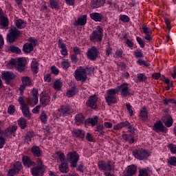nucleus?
Wrapping results in <instances>:
<instances>
[{
    "instance_id": "obj_1",
    "label": "nucleus",
    "mask_w": 176,
    "mask_h": 176,
    "mask_svg": "<svg viewBox=\"0 0 176 176\" xmlns=\"http://www.w3.org/2000/svg\"><path fill=\"white\" fill-rule=\"evenodd\" d=\"M21 35V32L17 28L11 27L9 30V34H7V42L12 43V42H14Z\"/></svg>"
},
{
    "instance_id": "obj_2",
    "label": "nucleus",
    "mask_w": 176,
    "mask_h": 176,
    "mask_svg": "<svg viewBox=\"0 0 176 176\" xmlns=\"http://www.w3.org/2000/svg\"><path fill=\"white\" fill-rule=\"evenodd\" d=\"M119 93V90L111 89L107 90V96L105 98L106 102L108 105H112V104H116V94Z\"/></svg>"
},
{
    "instance_id": "obj_3",
    "label": "nucleus",
    "mask_w": 176,
    "mask_h": 176,
    "mask_svg": "<svg viewBox=\"0 0 176 176\" xmlns=\"http://www.w3.org/2000/svg\"><path fill=\"white\" fill-rule=\"evenodd\" d=\"M18 102L21 105V109L22 111V113L25 118H31V113H30V107H28V104L24 102V97L19 96L18 98Z\"/></svg>"
},
{
    "instance_id": "obj_4",
    "label": "nucleus",
    "mask_w": 176,
    "mask_h": 176,
    "mask_svg": "<svg viewBox=\"0 0 176 176\" xmlns=\"http://www.w3.org/2000/svg\"><path fill=\"white\" fill-rule=\"evenodd\" d=\"M133 155L138 160H145L149 156V152L143 148H136L133 151Z\"/></svg>"
},
{
    "instance_id": "obj_5",
    "label": "nucleus",
    "mask_w": 176,
    "mask_h": 176,
    "mask_svg": "<svg viewBox=\"0 0 176 176\" xmlns=\"http://www.w3.org/2000/svg\"><path fill=\"white\" fill-rule=\"evenodd\" d=\"M74 78L78 81L86 82L87 79V73L86 72L85 69H83L82 66L77 69L75 71Z\"/></svg>"
},
{
    "instance_id": "obj_6",
    "label": "nucleus",
    "mask_w": 176,
    "mask_h": 176,
    "mask_svg": "<svg viewBox=\"0 0 176 176\" xmlns=\"http://www.w3.org/2000/svg\"><path fill=\"white\" fill-rule=\"evenodd\" d=\"M98 166L101 171H112L113 170H115V165L109 161L107 162L102 160L100 161L98 163Z\"/></svg>"
},
{
    "instance_id": "obj_7",
    "label": "nucleus",
    "mask_w": 176,
    "mask_h": 176,
    "mask_svg": "<svg viewBox=\"0 0 176 176\" xmlns=\"http://www.w3.org/2000/svg\"><path fill=\"white\" fill-rule=\"evenodd\" d=\"M100 51L96 46H93L87 50V56L91 61H96L98 58Z\"/></svg>"
},
{
    "instance_id": "obj_8",
    "label": "nucleus",
    "mask_w": 176,
    "mask_h": 176,
    "mask_svg": "<svg viewBox=\"0 0 176 176\" xmlns=\"http://www.w3.org/2000/svg\"><path fill=\"white\" fill-rule=\"evenodd\" d=\"M67 159L69 162L71 167L75 168L76 167L77 163L79 160V154L75 151L69 152L67 155Z\"/></svg>"
},
{
    "instance_id": "obj_9",
    "label": "nucleus",
    "mask_w": 176,
    "mask_h": 176,
    "mask_svg": "<svg viewBox=\"0 0 176 176\" xmlns=\"http://www.w3.org/2000/svg\"><path fill=\"white\" fill-rule=\"evenodd\" d=\"M102 31V28H99L98 31H94L89 37L91 42H101L104 36Z\"/></svg>"
},
{
    "instance_id": "obj_10",
    "label": "nucleus",
    "mask_w": 176,
    "mask_h": 176,
    "mask_svg": "<svg viewBox=\"0 0 176 176\" xmlns=\"http://www.w3.org/2000/svg\"><path fill=\"white\" fill-rule=\"evenodd\" d=\"M128 129L130 130L131 134L129 135L124 134L122 135V138L125 141H127L128 142H129V144H133L134 135H135V131H137V129L135 128H133L131 125H129Z\"/></svg>"
},
{
    "instance_id": "obj_11",
    "label": "nucleus",
    "mask_w": 176,
    "mask_h": 176,
    "mask_svg": "<svg viewBox=\"0 0 176 176\" xmlns=\"http://www.w3.org/2000/svg\"><path fill=\"white\" fill-rule=\"evenodd\" d=\"M21 80H22V85L19 87V91H20L21 96H23V94L24 93V91L25 90V87L27 86H31V85L32 84V81L31 80V78H30L28 76L22 77Z\"/></svg>"
},
{
    "instance_id": "obj_12",
    "label": "nucleus",
    "mask_w": 176,
    "mask_h": 176,
    "mask_svg": "<svg viewBox=\"0 0 176 176\" xmlns=\"http://www.w3.org/2000/svg\"><path fill=\"white\" fill-rule=\"evenodd\" d=\"M38 91L36 89H33L32 91V98H28L27 102L29 104V105H31L32 107H34L38 104Z\"/></svg>"
},
{
    "instance_id": "obj_13",
    "label": "nucleus",
    "mask_w": 176,
    "mask_h": 176,
    "mask_svg": "<svg viewBox=\"0 0 176 176\" xmlns=\"http://www.w3.org/2000/svg\"><path fill=\"white\" fill-rule=\"evenodd\" d=\"M1 78L6 80V83H7V85H10L13 79L16 78V75L12 72H6L2 73Z\"/></svg>"
},
{
    "instance_id": "obj_14",
    "label": "nucleus",
    "mask_w": 176,
    "mask_h": 176,
    "mask_svg": "<svg viewBox=\"0 0 176 176\" xmlns=\"http://www.w3.org/2000/svg\"><path fill=\"white\" fill-rule=\"evenodd\" d=\"M114 90H118V93L121 91V96H122V97H127V96L130 95L129 85L127 84L121 85L120 87L114 89Z\"/></svg>"
},
{
    "instance_id": "obj_15",
    "label": "nucleus",
    "mask_w": 176,
    "mask_h": 176,
    "mask_svg": "<svg viewBox=\"0 0 176 176\" xmlns=\"http://www.w3.org/2000/svg\"><path fill=\"white\" fill-rule=\"evenodd\" d=\"M25 64H27V60L24 58H19L17 63V71L18 72H24L25 71Z\"/></svg>"
},
{
    "instance_id": "obj_16",
    "label": "nucleus",
    "mask_w": 176,
    "mask_h": 176,
    "mask_svg": "<svg viewBox=\"0 0 176 176\" xmlns=\"http://www.w3.org/2000/svg\"><path fill=\"white\" fill-rule=\"evenodd\" d=\"M153 130L157 133H159V131H161L162 133H166L167 131V128L163 125V122H162V121H158L157 122L155 123L153 127Z\"/></svg>"
},
{
    "instance_id": "obj_17",
    "label": "nucleus",
    "mask_w": 176,
    "mask_h": 176,
    "mask_svg": "<svg viewBox=\"0 0 176 176\" xmlns=\"http://www.w3.org/2000/svg\"><path fill=\"white\" fill-rule=\"evenodd\" d=\"M86 104L89 108H92V109H96L97 108V96H96L95 95L90 96L87 101Z\"/></svg>"
},
{
    "instance_id": "obj_18",
    "label": "nucleus",
    "mask_w": 176,
    "mask_h": 176,
    "mask_svg": "<svg viewBox=\"0 0 176 176\" xmlns=\"http://www.w3.org/2000/svg\"><path fill=\"white\" fill-rule=\"evenodd\" d=\"M40 102L43 108H45V107H47V105H49V103L50 102V96H47V94L43 95V94H41L40 95Z\"/></svg>"
},
{
    "instance_id": "obj_19",
    "label": "nucleus",
    "mask_w": 176,
    "mask_h": 176,
    "mask_svg": "<svg viewBox=\"0 0 176 176\" xmlns=\"http://www.w3.org/2000/svg\"><path fill=\"white\" fill-rule=\"evenodd\" d=\"M32 174L34 176H43L45 169L42 166H35L32 168Z\"/></svg>"
},
{
    "instance_id": "obj_20",
    "label": "nucleus",
    "mask_w": 176,
    "mask_h": 176,
    "mask_svg": "<svg viewBox=\"0 0 176 176\" xmlns=\"http://www.w3.org/2000/svg\"><path fill=\"white\" fill-rule=\"evenodd\" d=\"M137 173V166L135 165H130L126 169V172L124 176H133Z\"/></svg>"
},
{
    "instance_id": "obj_21",
    "label": "nucleus",
    "mask_w": 176,
    "mask_h": 176,
    "mask_svg": "<svg viewBox=\"0 0 176 176\" xmlns=\"http://www.w3.org/2000/svg\"><path fill=\"white\" fill-rule=\"evenodd\" d=\"M0 26L1 29L8 30L9 28V19H8V17L3 15L0 16Z\"/></svg>"
},
{
    "instance_id": "obj_22",
    "label": "nucleus",
    "mask_w": 176,
    "mask_h": 176,
    "mask_svg": "<svg viewBox=\"0 0 176 176\" xmlns=\"http://www.w3.org/2000/svg\"><path fill=\"white\" fill-rule=\"evenodd\" d=\"M162 122L164 123L166 127H171L174 120H173V117H171V116L166 115L163 118Z\"/></svg>"
},
{
    "instance_id": "obj_23",
    "label": "nucleus",
    "mask_w": 176,
    "mask_h": 176,
    "mask_svg": "<svg viewBox=\"0 0 176 176\" xmlns=\"http://www.w3.org/2000/svg\"><path fill=\"white\" fill-rule=\"evenodd\" d=\"M104 3H105V0H92L91 1V7L92 9H97L104 6Z\"/></svg>"
},
{
    "instance_id": "obj_24",
    "label": "nucleus",
    "mask_w": 176,
    "mask_h": 176,
    "mask_svg": "<svg viewBox=\"0 0 176 176\" xmlns=\"http://www.w3.org/2000/svg\"><path fill=\"white\" fill-rule=\"evenodd\" d=\"M60 116H67L69 113H71V109L68 106H62L59 109Z\"/></svg>"
},
{
    "instance_id": "obj_25",
    "label": "nucleus",
    "mask_w": 176,
    "mask_h": 176,
    "mask_svg": "<svg viewBox=\"0 0 176 176\" xmlns=\"http://www.w3.org/2000/svg\"><path fill=\"white\" fill-rule=\"evenodd\" d=\"M73 137H76V138H80L83 140L85 138V131L80 129H74L72 131Z\"/></svg>"
},
{
    "instance_id": "obj_26",
    "label": "nucleus",
    "mask_w": 176,
    "mask_h": 176,
    "mask_svg": "<svg viewBox=\"0 0 176 176\" xmlns=\"http://www.w3.org/2000/svg\"><path fill=\"white\" fill-rule=\"evenodd\" d=\"M87 23V15L84 14L82 17H80L77 21L74 23V25H86Z\"/></svg>"
},
{
    "instance_id": "obj_27",
    "label": "nucleus",
    "mask_w": 176,
    "mask_h": 176,
    "mask_svg": "<svg viewBox=\"0 0 176 176\" xmlns=\"http://www.w3.org/2000/svg\"><path fill=\"white\" fill-rule=\"evenodd\" d=\"M85 123V116L82 113H78L75 116V124L77 126H80Z\"/></svg>"
},
{
    "instance_id": "obj_28",
    "label": "nucleus",
    "mask_w": 176,
    "mask_h": 176,
    "mask_svg": "<svg viewBox=\"0 0 176 176\" xmlns=\"http://www.w3.org/2000/svg\"><path fill=\"white\" fill-rule=\"evenodd\" d=\"M90 17L94 21H99V22L102 21V19H103L102 14L98 12H93L90 14Z\"/></svg>"
},
{
    "instance_id": "obj_29",
    "label": "nucleus",
    "mask_w": 176,
    "mask_h": 176,
    "mask_svg": "<svg viewBox=\"0 0 176 176\" xmlns=\"http://www.w3.org/2000/svg\"><path fill=\"white\" fill-rule=\"evenodd\" d=\"M16 130H17V126H9L7 130L5 131L3 137H9V135H12V134H14L16 133Z\"/></svg>"
},
{
    "instance_id": "obj_30",
    "label": "nucleus",
    "mask_w": 176,
    "mask_h": 176,
    "mask_svg": "<svg viewBox=\"0 0 176 176\" xmlns=\"http://www.w3.org/2000/svg\"><path fill=\"white\" fill-rule=\"evenodd\" d=\"M60 173L64 174L69 171V167L68 166V162L60 163L58 167Z\"/></svg>"
},
{
    "instance_id": "obj_31",
    "label": "nucleus",
    "mask_w": 176,
    "mask_h": 176,
    "mask_svg": "<svg viewBox=\"0 0 176 176\" xmlns=\"http://www.w3.org/2000/svg\"><path fill=\"white\" fill-rule=\"evenodd\" d=\"M23 163L25 167H28V168L31 167V166H34L35 164V162H32V161H31V159L28 156H24L23 157Z\"/></svg>"
},
{
    "instance_id": "obj_32",
    "label": "nucleus",
    "mask_w": 176,
    "mask_h": 176,
    "mask_svg": "<svg viewBox=\"0 0 176 176\" xmlns=\"http://www.w3.org/2000/svg\"><path fill=\"white\" fill-rule=\"evenodd\" d=\"M15 25L16 28H19V30H23V28H25V27H27V23L23 19H17L15 21Z\"/></svg>"
},
{
    "instance_id": "obj_33",
    "label": "nucleus",
    "mask_w": 176,
    "mask_h": 176,
    "mask_svg": "<svg viewBox=\"0 0 176 176\" xmlns=\"http://www.w3.org/2000/svg\"><path fill=\"white\" fill-rule=\"evenodd\" d=\"M34 50V46H32V44H29L28 43H26L23 45V52L25 53H31Z\"/></svg>"
},
{
    "instance_id": "obj_34",
    "label": "nucleus",
    "mask_w": 176,
    "mask_h": 176,
    "mask_svg": "<svg viewBox=\"0 0 176 176\" xmlns=\"http://www.w3.org/2000/svg\"><path fill=\"white\" fill-rule=\"evenodd\" d=\"M140 116L142 120H148V109H146V107H144L140 111Z\"/></svg>"
},
{
    "instance_id": "obj_35",
    "label": "nucleus",
    "mask_w": 176,
    "mask_h": 176,
    "mask_svg": "<svg viewBox=\"0 0 176 176\" xmlns=\"http://www.w3.org/2000/svg\"><path fill=\"white\" fill-rule=\"evenodd\" d=\"M129 124L130 123L127 121L122 122L115 125L113 128L115 130H120V129H123V127H126V126H130Z\"/></svg>"
},
{
    "instance_id": "obj_36",
    "label": "nucleus",
    "mask_w": 176,
    "mask_h": 176,
    "mask_svg": "<svg viewBox=\"0 0 176 176\" xmlns=\"http://www.w3.org/2000/svg\"><path fill=\"white\" fill-rule=\"evenodd\" d=\"M98 116H96L94 118H88L87 120V123L91 124V126H96L98 123Z\"/></svg>"
},
{
    "instance_id": "obj_37",
    "label": "nucleus",
    "mask_w": 176,
    "mask_h": 176,
    "mask_svg": "<svg viewBox=\"0 0 176 176\" xmlns=\"http://www.w3.org/2000/svg\"><path fill=\"white\" fill-rule=\"evenodd\" d=\"M31 67L32 72L34 74H38V63L36 62V59H32Z\"/></svg>"
},
{
    "instance_id": "obj_38",
    "label": "nucleus",
    "mask_w": 176,
    "mask_h": 176,
    "mask_svg": "<svg viewBox=\"0 0 176 176\" xmlns=\"http://www.w3.org/2000/svg\"><path fill=\"white\" fill-rule=\"evenodd\" d=\"M50 6L52 9L58 10L60 9V4L56 0H50Z\"/></svg>"
},
{
    "instance_id": "obj_39",
    "label": "nucleus",
    "mask_w": 176,
    "mask_h": 176,
    "mask_svg": "<svg viewBox=\"0 0 176 176\" xmlns=\"http://www.w3.org/2000/svg\"><path fill=\"white\" fill-rule=\"evenodd\" d=\"M59 47L61 49V54L63 56H67L68 55V51H67V46L64 43H60L59 44Z\"/></svg>"
},
{
    "instance_id": "obj_40",
    "label": "nucleus",
    "mask_w": 176,
    "mask_h": 176,
    "mask_svg": "<svg viewBox=\"0 0 176 176\" xmlns=\"http://www.w3.org/2000/svg\"><path fill=\"white\" fill-rule=\"evenodd\" d=\"M95 131L99 133V135H104L105 131H104V125L98 124L96 127Z\"/></svg>"
},
{
    "instance_id": "obj_41",
    "label": "nucleus",
    "mask_w": 176,
    "mask_h": 176,
    "mask_svg": "<svg viewBox=\"0 0 176 176\" xmlns=\"http://www.w3.org/2000/svg\"><path fill=\"white\" fill-rule=\"evenodd\" d=\"M32 152L34 156H37V157H39L41 156V148L39 147L34 146L32 148Z\"/></svg>"
},
{
    "instance_id": "obj_42",
    "label": "nucleus",
    "mask_w": 176,
    "mask_h": 176,
    "mask_svg": "<svg viewBox=\"0 0 176 176\" xmlns=\"http://www.w3.org/2000/svg\"><path fill=\"white\" fill-rule=\"evenodd\" d=\"M76 93H78V89H76V87H74L71 88V89L67 92V96L69 98L74 97V96H75V94H76Z\"/></svg>"
},
{
    "instance_id": "obj_43",
    "label": "nucleus",
    "mask_w": 176,
    "mask_h": 176,
    "mask_svg": "<svg viewBox=\"0 0 176 176\" xmlns=\"http://www.w3.org/2000/svg\"><path fill=\"white\" fill-rule=\"evenodd\" d=\"M18 123L19 127H21V129H22L23 130H24V129L27 127V120H25V118H20L19 120H18Z\"/></svg>"
},
{
    "instance_id": "obj_44",
    "label": "nucleus",
    "mask_w": 176,
    "mask_h": 176,
    "mask_svg": "<svg viewBox=\"0 0 176 176\" xmlns=\"http://www.w3.org/2000/svg\"><path fill=\"white\" fill-rule=\"evenodd\" d=\"M9 50L12 52V53H16V54H20V53H21V50H20L19 47L14 45H11Z\"/></svg>"
},
{
    "instance_id": "obj_45",
    "label": "nucleus",
    "mask_w": 176,
    "mask_h": 176,
    "mask_svg": "<svg viewBox=\"0 0 176 176\" xmlns=\"http://www.w3.org/2000/svg\"><path fill=\"white\" fill-rule=\"evenodd\" d=\"M61 163H68V162H67V160H65V155H64L63 153H56Z\"/></svg>"
},
{
    "instance_id": "obj_46",
    "label": "nucleus",
    "mask_w": 176,
    "mask_h": 176,
    "mask_svg": "<svg viewBox=\"0 0 176 176\" xmlns=\"http://www.w3.org/2000/svg\"><path fill=\"white\" fill-rule=\"evenodd\" d=\"M142 30L144 34H145L146 35L152 34V30H151V29H149V28H147L145 25H142Z\"/></svg>"
},
{
    "instance_id": "obj_47",
    "label": "nucleus",
    "mask_w": 176,
    "mask_h": 176,
    "mask_svg": "<svg viewBox=\"0 0 176 176\" xmlns=\"http://www.w3.org/2000/svg\"><path fill=\"white\" fill-rule=\"evenodd\" d=\"M54 89L60 91L61 89V81L56 80L54 82Z\"/></svg>"
},
{
    "instance_id": "obj_48",
    "label": "nucleus",
    "mask_w": 176,
    "mask_h": 176,
    "mask_svg": "<svg viewBox=\"0 0 176 176\" xmlns=\"http://www.w3.org/2000/svg\"><path fill=\"white\" fill-rule=\"evenodd\" d=\"M21 167H22V164H21V162H16L14 164V168L16 170V171H17V173H19V171L21 170Z\"/></svg>"
},
{
    "instance_id": "obj_49",
    "label": "nucleus",
    "mask_w": 176,
    "mask_h": 176,
    "mask_svg": "<svg viewBox=\"0 0 176 176\" xmlns=\"http://www.w3.org/2000/svg\"><path fill=\"white\" fill-rule=\"evenodd\" d=\"M168 163L170 164V166H176V157H170L168 161Z\"/></svg>"
},
{
    "instance_id": "obj_50",
    "label": "nucleus",
    "mask_w": 176,
    "mask_h": 176,
    "mask_svg": "<svg viewBox=\"0 0 176 176\" xmlns=\"http://www.w3.org/2000/svg\"><path fill=\"white\" fill-rule=\"evenodd\" d=\"M41 120L43 123H46V122H47V115H46V113H45V111L41 113Z\"/></svg>"
},
{
    "instance_id": "obj_51",
    "label": "nucleus",
    "mask_w": 176,
    "mask_h": 176,
    "mask_svg": "<svg viewBox=\"0 0 176 176\" xmlns=\"http://www.w3.org/2000/svg\"><path fill=\"white\" fill-rule=\"evenodd\" d=\"M137 42L139 43L140 47L144 48L145 47V42H144V40L141 38L140 37L136 38Z\"/></svg>"
},
{
    "instance_id": "obj_52",
    "label": "nucleus",
    "mask_w": 176,
    "mask_h": 176,
    "mask_svg": "<svg viewBox=\"0 0 176 176\" xmlns=\"http://www.w3.org/2000/svg\"><path fill=\"white\" fill-rule=\"evenodd\" d=\"M16 111V109L14 107V105L11 104L8 107V112L10 115H12V113H14V111Z\"/></svg>"
},
{
    "instance_id": "obj_53",
    "label": "nucleus",
    "mask_w": 176,
    "mask_h": 176,
    "mask_svg": "<svg viewBox=\"0 0 176 176\" xmlns=\"http://www.w3.org/2000/svg\"><path fill=\"white\" fill-rule=\"evenodd\" d=\"M120 20L123 21V23H129L130 21V18L127 15H122L120 16Z\"/></svg>"
},
{
    "instance_id": "obj_54",
    "label": "nucleus",
    "mask_w": 176,
    "mask_h": 176,
    "mask_svg": "<svg viewBox=\"0 0 176 176\" xmlns=\"http://www.w3.org/2000/svg\"><path fill=\"white\" fill-rule=\"evenodd\" d=\"M138 79L139 82H144V80H146V76H145V74H140L138 76Z\"/></svg>"
},
{
    "instance_id": "obj_55",
    "label": "nucleus",
    "mask_w": 176,
    "mask_h": 176,
    "mask_svg": "<svg viewBox=\"0 0 176 176\" xmlns=\"http://www.w3.org/2000/svg\"><path fill=\"white\" fill-rule=\"evenodd\" d=\"M51 71L52 74H54V75H58L60 72V71L58 69L57 67H56V66L51 67Z\"/></svg>"
},
{
    "instance_id": "obj_56",
    "label": "nucleus",
    "mask_w": 176,
    "mask_h": 176,
    "mask_svg": "<svg viewBox=\"0 0 176 176\" xmlns=\"http://www.w3.org/2000/svg\"><path fill=\"white\" fill-rule=\"evenodd\" d=\"M138 64H139V65H144V67H149V65L148 63H146V61L145 60H142L141 59H139L138 61H137Z\"/></svg>"
},
{
    "instance_id": "obj_57",
    "label": "nucleus",
    "mask_w": 176,
    "mask_h": 176,
    "mask_svg": "<svg viewBox=\"0 0 176 176\" xmlns=\"http://www.w3.org/2000/svg\"><path fill=\"white\" fill-rule=\"evenodd\" d=\"M134 54H135V57H137V58L144 57V54H142V52H141V51L138 50L135 51Z\"/></svg>"
},
{
    "instance_id": "obj_58",
    "label": "nucleus",
    "mask_w": 176,
    "mask_h": 176,
    "mask_svg": "<svg viewBox=\"0 0 176 176\" xmlns=\"http://www.w3.org/2000/svg\"><path fill=\"white\" fill-rule=\"evenodd\" d=\"M164 21H165V24H166V27H167L168 30L169 31H170V30H171V26H170L171 23L170 22V19H168V18H164Z\"/></svg>"
},
{
    "instance_id": "obj_59",
    "label": "nucleus",
    "mask_w": 176,
    "mask_h": 176,
    "mask_svg": "<svg viewBox=\"0 0 176 176\" xmlns=\"http://www.w3.org/2000/svg\"><path fill=\"white\" fill-rule=\"evenodd\" d=\"M29 41L30 42L29 44H32V46H36V43H38V41L36 38L30 37L29 38Z\"/></svg>"
},
{
    "instance_id": "obj_60",
    "label": "nucleus",
    "mask_w": 176,
    "mask_h": 176,
    "mask_svg": "<svg viewBox=\"0 0 176 176\" xmlns=\"http://www.w3.org/2000/svg\"><path fill=\"white\" fill-rule=\"evenodd\" d=\"M86 140L89 141V142H93L94 139H93V136L91 135V133H87Z\"/></svg>"
},
{
    "instance_id": "obj_61",
    "label": "nucleus",
    "mask_w": 176,
    "mask_h": 176,
    "mask_svg": "<svg viewBox=\"0 0 176 176\" xmlns=\"http://www.w3.org/2000/svg\"><path fill=\"white\" fill-rule=\"evenodd\" d=\"M169 148L170 149V152L172 153H176V145L173 144H169Z\"/></svg>"
},
{
    "instance_id": "obj_62",
    "label": "nucleus",
    "mask_w": 176,
    "mask_h": 176,
    "mask_svg": "<svg viewBox=\"0 0 176 176\" xmlns=\"http://www.w3.org/2000/svg\"><path fill=\"white\" fill-rule=\"evenodd\" d=\"M71 60L74 64H76V63H78V56L76 54L72 55Z\"/></svg>"
},
{
    "instance_id": "obj_63",
    "label": "nucleus",
    "mask_w": 176,
    "mask_h": 176,
    "mask_svg": "<svg viewBox=\"0 0 176 176\" xmlns=\"http://www.w3.org/2000/svg\"><path fill=\"white\" fill-rule=\"evenodd\" d=\"M63 68H69V62L68 60H63L62 62Z\"/></svg>"
},
{
    "instance_id": "obj_64",
    "label": "nucleus",
    "mask_w": 176,
    "mask_h": 176,
    "mask_svg": "<svg viewBox=\"0 0 176 176\" xmlns=\"http://www.w3.org/2000/svg\"><path fill=\"white\" fill-rule=\"evenodd\" d=\"M17 173V170H16L14 168L10 169L8 171V176H14V175Z\"/></svg>"
}]
</instances>
